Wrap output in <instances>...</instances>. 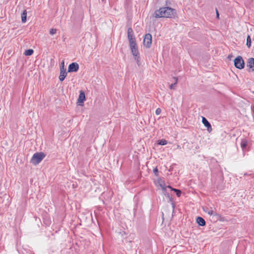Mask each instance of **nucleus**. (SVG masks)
Segmentation results:
<instances>
[{
  "label": "nucleus",
  "mask_w": 254,
  "mask_h": 254,
  "mask_svg": "<svg viewBox=\"0 0 254 254\" xmlns=\"http://www.w3.org/2000/svg\"><path fill=\"white\" fill-rule=\"evenodd\" d=\"M177 12L175 9L170 7H162L155 10L154 12V16L156 18H175L176 16Z\"/></svg>",
  "instance_id": "obj_1"
},
{
  "label": "nucleus",
  "mask_w": 254,
  "mask_h": 254,
  "mask_svg": "<svg viewBox=\"0 0 254 254\" xmlns=\"http://www.w3.org/2000/svg\"><path fill=\"white\" fill-rule=\"evenodd\" d=\"M129 48L134 60L136 61L137 65L139 66L140 64V58L137 43L129 45Z\"/></svg>",
  "instance_id": "obj_2"
},
{
  "label": "nucleus",
  "mask_w": 254,
  "mask_h": 254,
  "mask_svg": "<svg viewBox=\"0 0 254 254\" xmlns=\"http://www.w3.org/2000/svg\"><path fill=\"white\" fill-rule=\"evenodd\" d=\"M45 155L43 152H38L35 153L31 160V162L36 165L39 164L45 157Z\"/></svg>",
  "instance_id": "obj_3"
},
{
  "label": "nucleus",
  "mask_w": 254,
  "mask_h": 254,
  "mask_svg": "<svg viewBox=\"0 0 254 254\" xmlns=\"http://www.w3.org/2000/svg\"><path fill=\"white\" fill-rule=\"evenodd\" d=\"M235 66L238 69H242L245 67V62L240 56L237 57L234 61Z\"/></svg>",
  "instance_id": "obj_4"
},
{
  "label": "nucleus",
  "mask_w": 254,
  "mask_h": 254,
  "mask_svg": "<svg viewBox=\"0 0 254 254\" xmlns=\"http://www.w3.org/2000/svg\"><path fill=\"white\" fill-rule=\"evenodd\" d=\"M67 76L66 69L64 67V62L63 61L60 64V74L59 79L60 81H63Z\"/></svg>",
  "instance_id": "obj_5"
},
{
  "label": "nucleus",
  "mask_w": 254,
  "mask_h": 254,
  "mask_svg": "<svg viewBox=\"0 0 254 254\" xmlns=\"http://www.w3.org/2000/svg\"><path fill=\"white\" fill-rule=\"evenodd\" d=\"M152 44V36L150 34L147 33L145 35L143 39V45L146 48L151 47Z\"/></svg>",
  "instance_id": "obj_6"
},
{
  "label": "nucleus",
  "mask_w": 254,
  "mask_h": 254,
  "mask_svg": "<svg viewBox=\"0 0 254 254\" xmlns=\"http://www.w3.org/2000/svg\"><path fill=\"white\" fill-rule=\"evenodd\" d=\"M127 37L129 41V44L136 43V39L134 37L133 30L131 28H128Z\"/></svg>",
  "instance_id": "obj_7"
},
{
  "label": "nucleus",
  "mask_w": 254,
  "mask_h": 254,
  "mask_svg": "<svg viewBox=\"0 0 254 254\" xmlns=\"http://www.w3.org/2000/svg\"><path fill=\"white\" fill-rule=\"evenodd\" d=\"M79 69V65L77 63H72L70 64L68 67V72H76Z\"/></svg>",
  "instance_id": "obj_8"
},
{
  "label": "nucleus",
  "mask_w": 254,
  "mask_h": 254,
  "mask_svg": "<svg viewBox=\"0 0 254 254\" xmlns=\"http://www.w3.org/2000/svg\"><path fill=\"white\" fill-rule=\"evenodd\" d=\"M85 95L84 91L81 90L80 91L79 96L78 97L77 101L78 105L80 106H83V102L85 100Z\"/></svg>",
  "instance_id": "obj_9"
},
{
  "label": "nucleus",
  "mask_w": 254,
  "mask_h": 254,
  "mask_svg": "<svg viewBox=\"0 0 254 254\" xmlns=\"http://www.w3.org/2000/svg\"><path fill=\"white\" fill-rule=\"evenodd\" d=\"M157 183H158V185L160 187V188H161L162 190L163 191L164 194L165 195H166V188H168V186L166 187L165 186V182L163 181H162L161 179H158Z\"/></svg>",
  "instance_id": "obj_10"
},
{
  "label": "nucleus",
  "mask_w": 254,
  "mask_h": 254,
  "mask_svg": "<svg viewBox=\"0 0 254 254\" xmlns=\"http://www.w3.org/2000/svg\"><path fill=\"white\" fill-rule=\"evenodd\" d=\"M202 123L203 125L207 127V130L209 132H210L212 129L211 126L210 124L208 122V121L203 117H202Z\"/></svg>",
  "instance_id": "obj_11"
},
{
  "label": "nucleus",
  "mask_w": 254,
  "mask_h": 254,
  "mask_svg": "<svg viewBox=\"0 0 254 254\" xmlns=\"http://www.w3.org/2000/svg\"><path fill=\"white\" fill-rule=\"evenodd\" d=\"M247 66L249 67L251 71H254V58H251L249 59Z\"/></svg>",
  "instance_id": "obj_12"
},
{
  "label": "nucleus",
  "mask_w": 254,
  "mask_h": 254,
  "mask_svg": "<svg viewBox=\"0 0 254 254\" xmlns=\"http://www.w3.org/2000/svg\"><path fill=\"white\" fill-rule=\"evenodd\" d=\"M204 211L206 212L209 215H216V213L213 211L212 208L203 207Z\"/></svg>",
  "instance_id": "obj_13"
},
{
  "label": "nucleus",
  "mask_w": 254,
  "mask_h": 254,
  "mask_svg": "<svg viewBox=\"0 0 254 254\" xmlns=\"http://www.w3.org/2000/svg\"><path fill=\"white\" fill-rule=\"evenodd\" d=\"M196 222L201 226H203L205 225V221L202 217H198L196 218Z\"/></svg>",
  "instance_id": "obj_14"
},
{
  "label": "nucleus",
  "mask_w": 254,
  "mask_h": 254,
  "mask_svg": "<svg viewBox=\"0 0 254 254\" xmlns=\"http://www.w3.org/2000/svg\"><path fill=\"white\" fill-rule=\"evenodd\" d=\"M27 20V11L24 10L21 14V20L23 23H25Z\"/></svg>",
  "instance_id": "obj_15"
},
{
  "label": "nucleus",
  "mask_w": 254,
  "mask_h": 254,
  "mask_svg": "<svg viewBox=\"0 0 254 254\" xmlns=\"http://www.w3.org/2000/svg\"><path fill=\"white\" fill-rule=\"evenodd\" d=\"M168 187L169 188H170L172 190H173L174 191H175L176 192V194L178 196V197H180L181 196V191L179 190H177V189H173L171 187H170V186H168Z\"/></svg>",
  "instance_id": "obj_16"
},
{
  "label": "nucleus",
  "mask_w": 254,
  "mask_h": 254,
  "mask_svg": "<svg viewBox=\"0 0 254 254\" xmlns=\"http://www.w3.org/2000/svg\"><path fill=\"white\" fill-rule=\"evenodd\" d=\"M34 51L32 49L27 50L25 51L24 54L25 56H31L33 54Z\"/></svg>",
  "instance_id": "obj_17"
},
{
  "label": "nucleus",
  "mask_w": 254,
  "mask_h": 254,
  "mask_svg": "<svg viewBox=\"0 0 254 254\" xmlns=\"http://www.w3.org/2000/svg\"><path fill=\"white\" fill-rule=\"evenodd\" d=\"M158 144L162 145H165L167 144L168 142L165 139L159 140L157 141Z\"/></svg>",
  "instance_id": "obj_18"
},
{
  "label": "nucleus",
  "mask_w": 254,
  "mask_h": 254,
  "mask_svg": "<svg viewBox=\"0 0 254 254\" xmlns=\"http://www.w3.org/2000/svg\"><path fill=\"white\" fill-rule=\"evenodd\" d=\"M247 46L249 48H250L251 45V37H250V35H248L247 36Z\"/></svg>",
  "instance_id": "obj_19"
},
{
  "label": "nucleus",
  "mask_w": 254,
  "mask_h": 254,
  "mask_svg": "<svg viewBox=\"0 0 254 254\" xmlns=\"http://www.w3.org/2000/svg\"><path fill=\"white\" fill-rule=\"evenodd\" d=\"M177 82H178V79H176V82H175V83L173 84H171L170 85V88L171 89H174L175 88L176 85L177 84Z\"/></svg>",
  "instance_id": "obj_20"
},
{
  "label": "nucleus",
  "mask_w": 254,
  "mask_h": 254,
  "mask_svg": "<svg viewBox=\"0 0 254 254\" xmlns=\"http://www.w3.org/2000/svg\"><path fill=\"white\" fill-rule=\"evenodd\" d=\"M56 32H57V29H56L52 28V29H51L50 30V34L51 35H54V34H56Z\"/></svg>",
  "instance_id": "obj_21"
},
{
  "label": "nucleus",
  "mask_w": 254,
  "mask_h": 254,
  "mask_svg": "<svg viewBox=\"0 0 254 254\" xmlns=\"http://www.w3.org/2000/svg\"><path fill=\"white\" fill-rule=\"evenodd\" d=\"M161 112V110L160 108H157L156 110V111H155V113L156 115H159Z\"/></svg>",
  "instance_id": "obj_22"
},
{
  "label": "nucleus",
  "mask_w": 254,
  "mask_h": 254,
  "mask_svg": "<svg viewBox=\"0 0 254 254\" xmlns=\"http://www.w3.org/2000/svg\"><path fill=\"white\" fill-rule=\"evenodd\" d=\"M153 172L156 176L158 175V170L157 168H155L153 169Z\"/></svg>",
  "instance_id": "obj_23"
},
{
  "label": "nucleus",
  "mask_w": 254,
  "mask_h": 254,
  "mask_svg": "<svg viewBox=\"0 0 254 254\" xmlns=\"http://www.w3.org/2000/svg\"><path fill=\"white\" fill-rule=\"evenodd\" d=\"M247 145V143L246 141H243L241 143V146L243 148L245 147Z\"/></svg>",
  "instance_id": "obj_24"
},
{
  "label": "nucleus",
  "mask_w": 254,
  "mask_h": 254,
  "mask_svg": "<svg viewBox=\"0 0 254 254\" xmlns=\"http://www.w3.org/2000/svg\"><path fill=\"white\" fill-rule=\"evenodd\" d=\"M216 13H217V18H219V13H218V10L216 9Z\"/></svg>",
  "instance_id": "obj_25"
},
{
  "label": "nucleus",
  "mask_w": 254,
  "mask_h": 254,
  "mask_svg": "<svg viewBox=\"0 0 254 254\" xmlns=\"http://www.w3.org/2000/svg\"><path fill=\"white\" fill-rule=\"evenodd\" d=\"M177 148L179 149H181V146L179 145H177Z\"/></svg>",
  "instance_id": "obj_26"
},
{
  "label": "nucleus",
  "mask_w": 254,
  "mask_h": 254,
  "mask_svg": "<svg viewBox=\"0 0 254 254\" xmlns=\"http://www.w3.org/2000/svg\"><path fill=\"white\" fill-rule=\"evenodd\" d=\"M232 57H233V56H232V55H229V56H228V58L229 59H231V58H232Z\"/></svg>",
  "instance_id": "obj_27"
},
{
  "label": "nucleus",
  "mask_w": 254,
  "mask_h": 254,
  "mask_svg": "<svg viewBox=\"0 0 254 254\" xmlns=\"http://www.w3.org/2000/svg\"><path fill=\"white\" fill-rule=\"evenodd\" d=\"M173 78L175 79V81L176 82V79H178V78H177L176 77H174Z\"/></svg>",
  "instance_id": "obj_28"
}]
</instances>
